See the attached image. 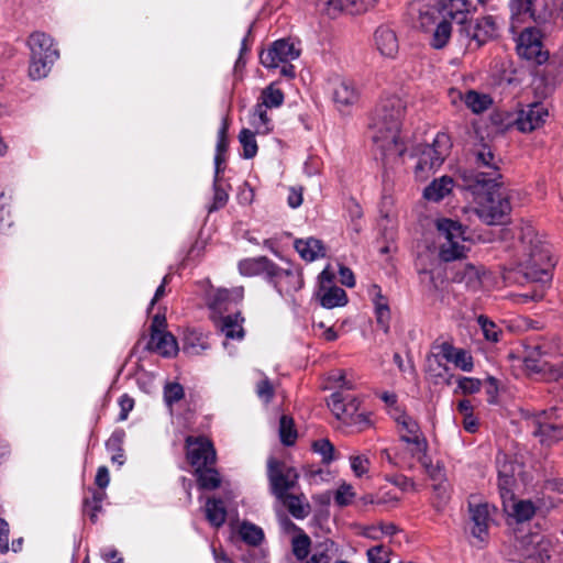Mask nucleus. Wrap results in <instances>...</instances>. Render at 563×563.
<instances>
[{
	"label": "nucleus",
	"mask_w": 563,
	"mask_h": 563,
	"mask_svg": "<svg viewBox=\"0 0 563 563\" xmlns=\"http://www.w3.org/2000/svg\"><path fill=\"white\" fill-rule=\"evenodd\" d=\"M120 413L118 417L119 421H124L128 418L129 412L134 407V400L128 395H122L119 399Z\"/></svg>",
	"instance_id": "63"
},
{
	"label": "nucleus",
	"mask_w": 563,
	"mask_h": 563,
	"mask_svg": "<svg viewBox=\"0 0 563 563\" xmlns=\"http://www.w3.org/2000/svg\"><path fill=\"white\" fill-rule=\"evenodd\" d=\"M360 399L356 396L349 395L341 421L347 426L356 427L362 431L369 426V420L364 412H358Z\"/></svg>",
	"instance_id": "23"
},
{
	"label": "nucleus",
	"mask_w": 563,
	"mask_h": 563,
	"mask_svg": "<svg viewBox=\"0 0 563 563\" xmlns=\"http://www.w3.org/2000/svg\"><path fill=\"white\" fill-rule=\"evenodd\" d=\"M553 542L550 538L532 534L525 539L521 555L526 563H544L550 559Z\"/></svg>",
	"instance_id": "15"
},
{
	"label": "nucleus",
	"mask_w": 563,
	"mask_h": 563,
	"mask_svg": "<svg viewBox=\"0 0 563 563\" xmlns=\"http://www.w3.org/2000/svg\"><path fill=\"white\" fill-rule=\"evenodd\" d=\"M239 141L243 147V157L246 159L253 158L257 154V143L255 133L249 129H242L239 134Z\"/></svg>",
	"instance_id": "46"
},
{
	"label": "nucleus",
	"mask_w": 563,
	"mask_h": 563,
	"mask_svg": "<svg viewBox=\"0 0 563 563\" xmlns=\"http://www.w3.org/2000/svg\"><path fill=\"white\" fill-rule=\"evenodd\" d=\"M521 242L523 249L516 272L527 282L544 283L550 280V271L554 264L548 246L530 230L523 234Z\"/></svg>",
	"instance_id": "3"
},
{
	"label": "nucleus",
	"mask_w": 563,
	"mask_h": 563,
	"mask_svg": "<svg viewBox=\"0 0 563 563\" xmlns=\"http://www.w3.org/2000/svg\"><path fill=\"white\" fill-rule=\"evenodd\" d=\"M404 443L406 444L405 453L417 461L431 479L437 481L441 478L442 470L439 465H433L428 454L429 444L426 437H415Z\"/></svg>",
	"instance_id": "12"
},
{
	"label": "nucleus",
	"mask_w": 563,
	"mask_h": 563,
	"mask_svg": "<svg viewBox=\"0 0 563 563\" xmlns=\"http://www.w3.org/2000/svg\"><path fill=\"white\" fill-rule=\"evenodd\" d=\"M277 499L287 508L289 514L296 519H303L310 512V505L306 500L303 494L294 495L288 493L284 497H278Z\"/></svg>",
	"instance_id": "31"
},
{
	"label": "nucleus",
	"mask_w": 563,
	"mask_h": 563,
	"mask_svg": "<svg viewBox=\"0 0 563 563\" xmlns=\"http://www.w3.org/2000/svg\"><path fill=\"white\" fill-rule=\"evenodd\" d=\"M467 27H470V35L465 36L471 41H475L477 46H481L487 40L495 36L497 31V21L496 18L487 15L477 20L475 26L467 25Z\"/></svg>",
	"instance_id": "25"
},
{
	"label": "nucleus",
	"mask_w": 563,
	"mask_h": 563,
	"mask_svg": "<svg viewBox=\"0 0 563 563\" xmlns=\"http://www.w3.org/2000/svg\"><path fill=\"white\" fill-rule=\"evenodd\" d=\"M267 478L271 493L278 498L297 485L299 473L295 467L272 456L267 460Z\"/></svg>",
	"instance_id": "9"
},
{
	"label": "nucleus",
	"mask_w": 563,
	"mask_h": 563,
	"mask_svg": "<svg viewBox=\"0 0 563 563\" xmlns=\"http://www.w3.org/2000/svg\"><path fill=\"white\" fill-rule=\"evenodd\" d=\"M347 302L346 292L338 286H331L323 292L321 305L324 308L332 309L334 307L344 306Z\"/></svg>",
	"instance_id": "40"
},
{
	"label": "nucleus",
	"mask_w": 563,
	"mask_h": 563,
	"mask_svg": "<svg viewBox=\"0 0 563 563\" xmlns=\"http://www.w3.org/2000/svg\"><path fill=\"white\" fill-rule=\"evenodd\" d=\"M558 350L556 344L536 343L527 349L525 357L527 367L533 372L542 374L548 380H558L563 377V363L561 361L549 362L542 360L543 356L551 355Z\"/></svg>",
	"instance_id": "7"
},
{
	"label": "nucleus",
	"mask_w": 563,
	"mask_h": 563,
	"mask_svg": "<svg viewBox=\"0 0 563 563\" xmlns=\"http://www.w3.org/2000/svg\"><path fill=\"white\" fill-rule=\"evenodd\" d=\"M547 117L548 110L542 103H532L519 110L515 124L521 132H531L541 126Z\"/></svg>",
	"instance_id": "17"
},
{
	"label": "nucleus",
	"mask_w": 563,
	"mask_h": 563,
	"mask_svg": "<svg viewBox=\"0 0 563 563\" xmlns=\"http://www.w3.org/2000/svg\"><path fill=\"white\" fill-rule=\"evenodd\" d=\"M477 321L483 330L485 338L492 342H497L498 331L496 324L485 316H479Z\"/></svg>",
	"instance_id": "61"
},
{
	"label": "nucleus",
	"mask_w": 563,
	"mask_h": 563,
	"mask_svg": "<svg viewBox=\"0 0 563 563\" xmlns=\"http://www.w3.org/2000/svg\"><path fill=\"white\" fill-rule=\"evenodd\" d=\"M229 200L228 190L223 187L222 183H213V199L209 206V213L223 208Z\"/></svg>",
	"instance_id": "53"
},
{
	"label": "nucleus",
	"mask_w": 563,
	"mask_h": 563,
	"mask_svg": "<svg viewBox=\"0 0 563 563\" xmlns=\"http://www.w3.org/2000/svg\"><path fill=\"white\" fill-rule=\"evenodd\" d=\"M471 163L472 167L463 173L466 188L478 191L492 186L503 187L501 159L495 155L490 145H475L471 153Z\"/></svg>",
	"instance_id": "2"
},
{
	"label": "nucleus",
	"mask_w": 563,
	"mask_h": 563,
	"mask_svg": "<svg viewBox=\"0 0 563 563\" xmlns=\"http://www.w3.org/2000/svg\"><path fill=\"white\" fill-rule=\"evenodd\" d=\"M411 11L417 14L421 27L430 26L441 15L438 0L417 1L412 4Z\"/></svg>",
	"instance_id": "28"
},
{
	"label": "nucleus",
	"mask_w": 563,
	"mask_h": 563,
	"mask_svg": "<svg viewBox=\"0 0 563 563\" xmlns=\"http://www.w3.org/2000/svg\"><path fill=\"white\" fill-rule=\"evenodd\" d=\"M209 347L206 339L201 333L190 331L185 335L184 339V351L191 354H199Z\"/></svg>",
	"instance_id": "43"
},
{
	"label": "nucleus",
	"mask_w": 563,
	"mask_h": 563,
	"mask_svg": "<svg viewBox=\"0 0 563 563\" xmlns=\"http://www.w3.org/2000/svg\"><path fill=\"white\" fill-rule=\"evenodd\" d=\"M518 55L536 65H542L549 59V52L543 49L540 31L527 26L516 40Z\"/></svg>",
	"instance_id": "10"
},
{
	"label": "nucleus",
	"mask_w": 563,
	"mask_h": 563,
	"mask_svg": "<svg viewBox=\"0 0 563 563\" xmlns=\"http://www.w3.org/2000/svg\"><path fill=\"white\" fill-rule=\"evenodd\" d=\"M58 57L53 40L44 33H37V77H46Z\"/></svg>",
	"instance_id": "19"
},
{
	"label": "nucleus",
	"mask_w": 563,
	"mask_h": 563,
	"mask_svg": "<svg viewBox=\"0 0 563 563\" xmlns=\"http://www.w3.org/2000/svg\"><path fill=\"white\" fill-rule=\"evenodd\" d=\"M428 375L434 384H439L441 380L450 384V377H446L448 367L443 365L437 356L428 358Z\"/></svg>",
	"instance_id": "49"
},
{
	"label": "nucleus",
	"mask_w": 563,
	"mask_h": 563,
	"mask_svg": "<svg viewBox=\"0 0 563 563\" xmlns=\"http://www.w3.org/2000/svg\"><path fill=\"white\" fill-rule=\"evenodd\" d=\"M528 426L532 435L538 438L541 444L552 445L563 439V411L550 408L533 413L528 418Z\"/></svg>",
	"instance_id": "6"
},
{
	"label": "nucleus",
	"mask_w": 563,
	"mask_h": 563,
	"mask_svg": "<svg viewBox=\"0 0 563 563\" xmlns=\"http://www.w3.org/2000/svg\"><path fill=\"white\" fill-rule=\"evenodd\" d=\"M198 484L203 489H216L221 484L219 473L212 467H196Z\"/></svg>",
	"instance_id": "39"
},
{
	"label": "nucleus",
	"mask_w": 563,
	"mask_h": 563,
	"mask_svg": "<svg viewBox=\"0 0 563 563\" xmlns=\"http://www.w3.org/2000/svg\"><path fill=\"white\" fill-rule=\"evenodd\" d=\"M240 536L242 540L250 545H258L264 538L263 530L260 527L249 522L241 525Z\"/></svg>",
	"instance_id": "48"
},
{
	"label": "nucleus",
	"mask_w": 563,
	"mask_h": 563,
	"mask_svg": "<svg viewBox=\"0 0 563 563\" xmlns=\"http://www.w3.org/2000/svg\"><path fill=\"white\" fill-rule=\"evenodd\" d=\"M354 497L355 493L353 490V487L350 484L343 483L342 485H340V487L336 489L334 494V501L340 507H344L350 505Z\"/></svg>",
	"instance_id": "58"
},
{
	"label": "nucleus",
	"mask_w": 563,
	"mask_h": 563,
	"mask_svg": "<svg viewBox=\"0 0 563 563\" xmlns=\"http://www.w3.org/2000/svg\"><path fill=\"white\" fill-rule=\"evenodd\" d=\"M438 231L439 257L443 262H453L465 257L464 228L455 220L441 218L435 222Z\"/></svg>",
	"instance_id": "5"
},
{
	"label": "nucleus",
	"mask_w": 563,
	"mask_h": 563,
	"mask_svg": "<svg viewBox=\"0 0 563 563\" xmlns=\"http://www.w3.org/2000/svg\"><path fill=\"white\" fill-rule=\"evenodd\" d=\"M185 396L184 388L178 383H168L164 387V400L168 407L178 402Z\"/></svg>",
	"instance_id": "55"
},
{
	"label": "nucleus",
	"mask_w": 563,
	"mask_h": 563,
	"mask_svg": "<svg viewBox=\"0 0 563 563\" xmlns=\"http://www.w3.org/2000/svg\"><path fill=\"white\" fill-rule=\"evenodd\" d=\"M440 14L443 20H451L461 25L460 33L470 35L466 23L472 14V4L468 0H438Z\"/></svg>",
	"instance_id": "13"
},
{
	"label": "nucleus",
	"mask_w": 563,
	"mask_h": 563,
	"mask_svg": "<svg viewBox=\"0 0 563 563\" xmlns=\"http://www.w3.org/2000/svg\"><path fill=\"white\" fill-rule=\"evenodd\" d=\"M146 347L164 357H172L178 351L176 339L169 332H155V334H151Z\"/></svg>",
	"instance_id": "24"
},
{
	"label": "nucleus",
	"mask_w": 563,
	"mask_h": 563,
	"mask_svg": "<svg viewBox=\"0 0 563 563\" xmlns=\"http://www.w3.org/2000/svg\"><path fill=\"white\" fill-rule=\"evenodd\" d=\"M332 98L336 107L342 111L357 101L358 92L351 80L336 78L333 80Z\"/></svg>",
	"instance_id": "21"
},
{
	"label": "nucleus",
	"mask_w": 563,
	"mask_h": 563,
	"mask_svg": "<svg viewBox=\"0 0 563 563\" xmlns=\"http://www.w3.org/2000/svg\"><path fill=\"white\" fill-rule=\"evenodd\" d=\"M390 549L383 544L374 545L366 551L369 563H390Z\"/></svg>",
	"instance_id": "54"
},
{
	"label": "nucleus",
	"mask_w": 563,
	"mask_h": 563,
	"mask_svg": "<svg viewBox=\"0 0 563 563\" xmlns=\"http://www.w3.org/2000/svg\"><path fill=\"white\" fill-rule=\"evenodd\" d=\"M279 437L283 444L289 446L296 442L297 431L294 420L288 416H282L279 420Z\"/></svg>",
	"instance_id": "45"
},
{
	"label": "nucleus",
	"mask_w": 563,
	"mask_h": 563,
	"mask_svg": "<svg viewBox=\"0 0 563 563\" xmlns=\"http://www.w3.org/2000/svg\"><path fill=\"white\" fill-rule=\"evenodd\" d=\"M256 395L265 404L271 402L273 399L275 389L272 382L267 377H264L256 384Z\"/></svg>",
	"instance_id": "59"
},
{
	"label": "nucleus",
	"mask_w": 563,
	"mask_h": 563,
	"mask_svg": "<svg viewBox=\"0 0 563 563\" xmlns=\"http://www.w3.org/2000/svg\"><path fill=\"white\" fill-rule=\"evenodd\" d=\"M471 520L473 528L471 530L473 537L483 541L488 531L490 521V511L495 510V507L489 506L487 503L473 505L470 504Z\"/></svg>",
	"instance_id": "20"
},
{
	"label": "nucleus",
	"mask_w": 563,
	"mask_h": 563,
	"mask_svg": "<svg viewBox=\"0 0 563 563\" xmlns=\"http://www.w3.org/2000/svg\"><path fill=\"white\" fill-rule=\"evenodd\" d=\"M454 282L464 283L470 289L476 290L481 287V273L479 268L472 264H465L456 271Z\"/></svg>",
	"instance_id": "35"
},
{
	"label": "nucleus",
	"mask_w": 563,
	"mask_h": 563,
	"mask_svg": "<svg viewBox=\"0 0 563 563\" xmlns=\"http://www.w3.org/2000/svg\"><path fill=\"white\" fill-rule=\"evenodd\" d=\"M207 520L214 527H220L227 518V510L223 501L220 499L209 498L205 507Z\"/></svg>",
	"instance_id": "37"
},
{
	"label": "nucleus",
	"mask_w": 563,
	"mask_h": 563,
	"mask_svg": "<svg viewBox=\"0 0 563 563\" xmlns=\"http://www.w3.org/2000/svg\"><path fill=\"white\" fill-rule=\"evenodd\" d=\"M375 44L382 55L394 57L398 52V40L395 32L387 26H379L374 34Z\"/></svg>",
	"instance_id": "29"
},
{
	"label": "nucleus",
	"mask_w": 563,
	"mask_h": 563,
	"mask_svg": "<svg viewBox=\"0 0 563 563\" xmlns=\"http://www.w3.org/2000/svg\"><path fill=\"white\" fill-rule=\"evenodd\" d=\"M294 246L301 258L307 262H312L320 256H324L322 242L314 238L297 239L294 242Z\"/></svg>",
	"instance_id": "30"
},
{
	"label": "nucleus",
	"mask_w": 563,
	"mask_h": 563,
	"mask_svg": "<svg viewBox=\"0 0 563 563\" xmlns=\"http://www.w3.org/2000/svg\"><path fill=\"white\" fill-rule=\"evenodd\" d=\"M464 102L474 113H481L488 108L492 100L486 95L471 90L464 96Z\"/></svg>",
	"instance_id": "44"
},
{
	"label": "nucleus",
	"mask_w": 563,
	"mask_h": 563,
	"mask_svg": "<svg viewBox=\"0 0 563 563\" xmlns=\"http://www.w3.org/2000/svg\"><path fill=\"white\" fill-rule=\"evenodd\" d=\"M351 468L355 476L361 477L368 472L369 460L365 455H352L350 457Z\"/></svg>",
	"instance_id": "60"
},
{
	"label": "nucleus",
	"mask_w": 563,
	"mask_h": 563,
	"mask_svg": "<svg viewBox=\"0 0 563 563\" xmlns=\"http://www.w3.org/2000/svg\"><path fill=\"white\" fill-rule=\"evenodd\" d=\"M313 451L322 456V462L330 464L333 460L334 446L328 439H320L313 442Z\"/></svg>",
	"instance_id": "56"
},
{
	"label": "nucleus",
	"mask_w": 563,
	"mask_h": 563,
	"mask_svg": "<svg viewBox=\"0 0 563 563\" xmlns=\"http://www.w3.org/2000/svg\"><path fill=\"white\" fill-rule=\"evenodd\" d=\"M532 0H511L510 8L512 11L510 30L512 33H517V22L522 21V16L529 15L533 18L531 11Z\"/></svg>",
	"instance_id": "41"
},
{
	"label": "nucleus",
	"mask_w": 563,
	"mask_h": 563,
	"mask_svg": "<svg viewBox=\"0 0 563 563\" xmlns=\"http://www.w3.org/2000/svg\"><path fill=\"white\" fill-rule=\"evenodd\" d=\"M262 102L266 108H277L284 102V93L280 89L269 85L262 92Z\"/></svg>",
	"instance_id": "50"
},
{
	"label": "nucleus",
	"mask_w": 563,
	"mask_h": 563,
	"mask_svg": "<svg viewBox=\"0 0 563 563\" xmlns=\"http://www.w3.org/2000/svg\"><path fill=\"white\" fill-rule=\"evenodd\" d=\"M451 33H452L451 23L448 20H442L438 24V26L433 33V36L431 40V46L437 49L443 48L448 44V42L451 37Z\"/></svg>",
	"instance_id": "47"
},
{
	"label": "nucleus",
	"mask_w": 563,
	"mask_h": 563,
	"mask_svg": "<svg viewBox=\"0 0 563 563\" xmlns=\"http://www.w3.org/2000/svg\"><path fill=\"white\" fill-rule=\"evenodd\" d=\"M451 148L450 136L445 133H438L432 144L417 147L418 161L415 167L417 176L422 173L439 168L449 155Z\"/></svg>",
	"instance_id": "8"
},
{
	"label": "nucleus",
	"mask_w": 563,
	"mask_h": 563,
	"mask_svg": "<svg viewBox=\"0 0 563 563\" xmlns=\"http://www.w3.org/2000/svg\"><path fill=\"white\" fill-rule=\"evenodd\" d=\"M243 321L244 318L240 313L227 316L221 321L220 330L227 339L242 340L244 338Z\"/></svg>",
	"instance_id": "34"
},
{
	"label": "nucleus",
	"mask_w": 563,
	"mask_h": 563,
	"mask_svg": "<svg viewBox=\"0 0 563 563\" xmlns=\"http://www.w3.org/2000/svg\"><path fill=\"white\" fill-rule=\"evenodd\" d=\"M450 362L464 372H471L474 366L472 355L463 349H457Z\"/></svg>",
	"instance_id": "57"
},
{
	"label": "nucleus",
	"mask_w": 563,
	"mask_h": 563,
	"mask_svg": "<svg viewBox=\"0 0 563 563\" xmlns=\"http://www.w3.org/2000/svg\"><path fill=\"white\" fill-rule=\"evenodd\" d=\"M376 0H317V7L331 18L345 11L360 14L374 5Z\"/></svg>",
	"instance_id": "16"
},
{
	"label": "nucleus",
	"mask_w": 563,
	"mask_h": 563,
	"mask_svg": "<svg viewBox=\"0 0 563 563\" xmlns=\"http://www.w3.org/2000/svg\"><path fill=\"white\" fill-rule=\"evenodd\" d=\"M269 122L271 120L267 115L266 107H264V104L257 103L254 108V113L251 120V124L254 126L255 133H268L271 131Z\"/></svg>",
	"instance_id": "42"
},
{
	"label": "nucleus",
	"mask_w": 563,
	"mask_h": 563,
	"mask_svg": "<svg viewBox=\"0 0 563 563\" xmlns=\"http://www.w3.org/2000/svg\"><path fill=\"white\" fill-rule=\"evenodd\" d=\"M505 511L517 522H525L530 520L537 510V507L531 500H516L514 496L503 503Z\"/></svg>",
	"instance_id": "27"
},
{
	"label": "nucleus",
	"mask_w": 563,
	"mask_h": 563,
	"mask_svg": "<svg viewBox=\"0 0 563 563\" xmlns=\"http://www.w3.org/2000/svg\"><path fill=\"white\" fill-rule=\"evenodd\" d=\"M368 292L375 307L377 324L385 333H387L389 331L390 321L388 299L382 294V289L378 285H372Z\"/></svg>",
	"instance_id": "22"
},
{
	"label": "nucleus",
	"mask_w": 563,
	"mask_h": 563,
	"mask_svg": "<svg viewBox=\"0 0 563 563\" xmlns=\"http://www.w3.org/2000/svg\"><path fill=\"white\" fill-rule=\"evenodd\" d=\"M268 280L280 295L298 291L303 285L301 274L298 271L280 268L277 265H275V272L271 274Z\"/></svg>",
	"instance_id": "18"
},
{
	"label": "nucleus",
	"mask_w": 563,
	"mask_h": 563,
	"mask_svg": "<svg viewBox=\"0 0 563 563\" xmlns=\"http://www.w3.org/2000/svg\"><path fill=\"white\" fill-rule=\"evenodd\" d=\"M275 263L266 256L245 258L239 263V271L244 276H256L265 274L267 279L275 272Z\"/></svg>",
	"instance_id": "26"
},
{
	"label": "nucleus",
	"mask_w": 563,
	"mask_h": 563,
	"mask_svg": "<svg viewBox=\"0 0 563 563\" xmlns=\"http://www.w3.org/2000/svg\"><path fill=\"white\" fill-rule=\"evenodd\" d=\"M406 102L397 96H388L377 103L369 128L372 139L384 159L400 157L406 146L400 136Z\"/></svg>",
	"instance_id": "1"
},
{
	"label": "nucleus",
	"mask_w": 563,
	"mask_h": 563,
	"mask_svg": "<svg viewBox=\"0 0 563 563\" xmlns=\"http://www.w3.org/2000/svg\"><path fill=\"white\" fill-rule=\"evenodd\" d=\"M300 55L294 42L288 38L275 41L267 49L260 54L261 64L266 68H277L283 63H291Z\"/></svg>",
	"instance_id": "11"
},
{
	"label": "nucleus",
	"mask_w": 563,
	"mask_h": 563,
	"mask_svg": "<svg viewBox=\"0 0 563 563\" xmlns=\"http://www.w3.org/2000/svg\"><path fill=\"white\" fill-rule=\"evenodd\" d=\"M125 438L123 430H115L106 442L107 450L111 453V461L119 465L124 463L122 444Z\"/></svg>",
	"instance_id": "38"
},
{
	"label": "nucleus",
	"mask_w": 563,
	"mask_h": 563,
	"mask_svg": "<svg viewBox=\"0 0 563 563\" xmlns=\"http://www.w3.org/2000/svg\"><path fill=\"white\" fill-rule=\"evenodd\" d=\"M311 540L307 534H300L292 539V553L302 561L308 558L310 552Z\"/></svg>",
	"instance_id": "52"
},
{
	"label": "nucleus",
	"mask_w": 563,
	"mask_h": 563,
	"mask_svg": "<svg viewBox=\"0 0 563 563\" xmlns=\"http://www.w3.org/2000/svg\"><path fill=\"white\" fill-rule=\"evenodd\" d=\"M349 393L343 390L335 391L330 395L328 400V407L332 411V413L336 417V419H341L344 413V408L346 404V399L349 397Z\"/></svg>",
	"instance_id": "51"
},
{
	"label": "nucleus",
	"mask_w": 563,
	"mask_h": 563,
	"mask_svg": "<svg viewBox=\"0 0 563 563\" xmlns=\"http://www.w3.org/2000/svg\"><path fill=\"white\" fill-rule=\"evenodd\" d=\"M453 180L450 177H441L433 180L423 191V197L430 201H440L452 189Z\"/></svg>",
	"instance_id": "33"
},
{
	"label": "nucleus",
	"mask_w": 563,
	"mask_h": 563,
	"mask_svg": "<svg viewBox=\"0 0 563 563\" xmlns=\"http://www.w3.org/2000/svg\"><path fill=\"white\" fill-rule=\"evenodd\" d=\"M498 488L500 496L504 500H507L512 496L511 488L515 484V477L512 472V465L504 462L500 464L498 461Z\"/></svg>",
	"instance_id": "32"
},
{
	"label": "nucleus",
	"mask_w": 563,
	"mask_h": 563,
	"mask_svg": "<svg viewBox=\"0 0 563 563\" xmlns=\"http://www.w3.org/2000/svg\"><path fill=\"white\" fill-rule=\"evenodd\" d=\"M328 549L320 544L306 563H330L331 558L327 553Z\"/></svg>",
	"instance_id": "64"
},
{
	"label": "nucleus",
	"mask_w": 563,
	"mask_h": 563,
	"mask_svg": "<svg viewBox=\"0 0 563 563\" xmlns=\"http://www.w3.org/2000/svg\"><path fill=\"white\" fill-rule=\"evenodd\" d=\"M457 386L463 394H475L481 390L482 382L473 377H460Z\"/></svg>",
	"instance_id": "62"
},
{
	"label": "nucleus",
	"mask_w": 563,
	"mask_h": 563,
	"mask_svg": "<svg viewBox=\"0 0 563 563\" xmlns=\"http://www.w3.org/2000/svg\"><path fill=\"white\" fill-rule=\"evenodd\" d=\"M187 459L195 467H205L216 462V450L210 440L205 437H188L186 439Z\"/></svg>",
	"instance_id": "14"
},
{
	"label": "nucleus",
	"mask_w": 563,
	"mask_h": 563,
	"mask_svg": "<svg viewBox=\"0 0 563 563\" xmlns=\"http://www.w3.org/2000/svg\"><path fill=\"white\" fill-rule=\"evenodd\" d=\"M467 189L474 195L475 213L484 223L488 225L501 223L510 212V202L501 191V187L492 186L478 191L474 188Z\"/></svg>",
	"instance_id": "4"
},
{
	"label": "nucleus",
	"mask_w": 563,
	"mask_h": 563,
	"mask_svg": "<svg viewBox=\"0 0 563 563\" xmlns=\"http://www.w3.org/2000/svg\"><path fill=\"white\" fill-rule=\"evenodd\" d=\"M395 420L399 426L400 441L407 442L408 440H411L415 437H424L417 421L413 420L408 415L400 413L397 417H395Z\"/></svg>",
	"instance_id": "36"
}]
</instances>
